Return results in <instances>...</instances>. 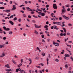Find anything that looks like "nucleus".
Listing matches in <instances>:
<instances>
[{
    "label": "nucleus",
    "mask_w": 73,
    "mask_h": 73,
    "mask_svg": "<svg viewBox=\"0 0 73 73\" xmlns=\"http://www.w3.org/2000/svg\"><path fill=\"white\" fill-rule=\"evenodd\" d=\"M56 24H57V25H61V23H60V22H56Z\"/></svg>",
    "instance_id": "aec40b11"
},
{
    "label": "nucleus",
    "mask_w": 73,
    "mask_h": 73,
    "mask_svg": "<svg viewBox=\"0 0 73 73\" xmlns=\"http://www.w3.org/2000/svg\"><path fill=\"white\" fill-rule=\"evenodd\" d=\"M49 7V5H46V8H48V7Z\"/></svg>",
    "instance_id": "a18cd8bd"
},
{
    "label": "nucleus",
    "mask_w": 73,
    "mask_h": 73,
    "mask_svg": "<svg viewBox=\"0 0 73 73\" xmlns=\"http://www.w3.org/2000/svg\"><path fill=\"white\" fill-rule=\"evenodd\" d=\"M5 8L4 7H0V9H5Z\"/></svg>",
    "instance_id": "5701e85b"
},
{
    "label": "nucleus",
    "mask_w": 73,
    "mask_h": 73,
    "mask_svg": "<svg viewBox=\"0 0 73 73\" xmlns=\"http://www.w3.org/2000/svg\"><path fill=\"white\" fill-rule=\"evenodd\" d=\"M10 30V29H9V28H7L6 29L5 31H9Z\"/></svg>",
    "instance_id": "72a5a7b5"
},
{
    "label": "nucleus",
    "mask_w": 73,
    "mask_h": 73,
    "mask_svg": "<svg viewBox=\"0 0 73 73\" xmlns=\"http://www.w3.org/2000/svg\"><path fill=\"white\" fill-rule=\"evenodd\" d=\"M16 9V7L15 5H13V8H12V10L14 11V10H15Z\"/></svg>",
    "instance_id": "7ed1b4c3"
},
{
    "label": "nucleus",
    "mask_w": 73,
    "mask_h": 73,
    "mask_svg": "<svg viewBox=\"0 0 73 73\" xmlns=\"http://www.w3.org/2000/svg\"><path fill=\"white\" fill-rule=\"evenodd\" d=\"M21 63H22L23 62V59H21Z\"/></svg>",
    "instance_id": "6e6d98bb"
},
{
    "label": "nucleus",
    "mask_w": 73,
    "mask_h": 73,
    "mask_svg": "<svg viewBox=\"0 0 73 73\" xmlns=\"http://www.w3.org/2000/svg\"><path fill=\"white\" fill-rule=\"evenodd\" d=\"M3 29H4V30H6V27H5V26H4L3 27Z\"/></svg>",
    "instance_id": "c03bdc74"
},
{
    "label": "nucleus",
    "mask_w": 73,
    "mask_h": 73,
    "mask_svg": "<svg viewBox=\"0 0 73 73\" xmlns=\"http://www.w3.org/2000/svg\"><path fill=\"white\" fill-rule=\"evenodd\" d=\"M65 67L66 69H68V65L66 64L65 65Z\"/></svg>",
    "instance_id": "412c9836"
},
{
    "label": "nucleus",
    "mask_w": 73,
    "mask_h": 73,
    "mask_svg": "<svg viewBox=\"0 0 73 73\" xmlns=\"http://www.w3.org/2000/svg\"><path fill=\"white\" fill-rule=\"evenodd\" d=\"M5 46V44H3L2 45L0 44V48H4Z\"/></svg>",
    "instance_id": "1a4fd4ad"
},
{
    "label": "nucleus",
    "mask_w": 73,
    "mask_h": 73,
    "mask_svg": "<svg viewBox=\"0 0 73 73\" xmlns=\"http://www.w3.org/2000/svg\"><path fill=\"white\" fill-rule=\"evenodd\" d=\"M70 59L72 60V61H73V57L72 56H71L70 57Z\"/></svg>",
    "instance_id": "ea45409f"
},
{
    "label": "nucleus",
    "mask_w": 73,
    "mask_h": 73,
    "mask_svg": "<svg viewBox=\"0 0 73 73\" xmlns=\"http://www.w3.org/2000/svg\"><path fill=\"white\" fill-rule=\"evenodd\" d=\"M32 22H33L34 23H36V20H32Z\"/></svg>",
    "instance_id": "b1692460"
},
{
    "label": "nucleus",
    "mask_w": 73,
    "mask_h": 73,
    "mask_svg": "<svg viewBox=\"0 0 73 73\" xmlns=\"http://www.w3.org/2000/svg\"><path fill=\"white\" fill-rule=\"evenodd\" d=\"M34 33L37 35L38 34V32H37V31L36 30H35Z\"/></svg>",
    "instance_id": "f8f14e48"
},
{
    "label": "nucleus",
    "mask_w": 73,
    "mask_h": 73,
    "mask_svg": "<svg viewBox=\"0 0 73 73\" xmlns=\"http://www.w3.org/2000/svg\"><path fill=\"white\" fill-rule=\"evenodd\" d=\"M62 18L61 17H60L59 18V19L60 20H62Z\"/></svg>",
    "instance_id": "de8ad7c7"
},
{
    "label": "nucleus",
    "mask_w": 73,
    "mask_h": 73,
    "mask_svg": "<svg viewBox=\"0 0 73 73\" xmlns=\"http://www.w3.org/2000/svg\"><path fill=\"white\" fill-rule=\"evenodd\" d=\"M31 14H32L33 15V14H34V13H35V12L33 11H32L31 12Z\"/></svg>",
    "instance_id": "f704fd0d"
},
{
    "label": "nucleus",
    "mask_w": 73,
    "mask_h": 73,
    "mask_svg": "<svg viewBox=\"0 0 73 73\" xmlns=\"http://www.w3.org/2000/svg\"><path fill=\"white\" fill-rule=\"evenodd\" d=\"M0 4H2V5L4 4V3H3V2H0Z\"/></svg>",
    "instance_id": "0e129e2a"
},
{
    "label": "nucleus",
    "mask_w": 73,
    "mask_h": 73,
    "mask_svg": "<svg viewBox=\"0 0 73 73\" xmlns=\"http://www.w3.org/2000/svg\"><path fill=\"white\" fill-rule=\"evenodd\" d=\"M38 13L40 15H42V13L41 12H38Z\"/></svg>",
    "instance_id": "4d7b16f0"
},
{
    "label": "nucleus",
    "mask_w": 73,
    "mask_h": 73,
    "mask_svg": "<svg viewBox=\"0 0 73 73\" xmlns=\"http://www.w3.org/2000/svg\"><path fill=\"white\" fill-rule=\"evenodd\" d=\"M51 20H53V21H55V20H56L55 19L53 18V19H51Z\"/></svg>",
    "instance_id": "680f3d73"
},
{
    "label": "nucleus",
    "mask_w": 73,
    "mask_h": 73,
    "mask_svg": "<svg viewBox=\"0 0 73 73\" xmlns=\"http://www.w3.org/2000/svg\"><path fill=\"white\" fill-rule=\"evenodd\" d=\"M70 19V18H69V17H66V20H68Z\"/></svg>",
    "instance_id": "c756f323"
},
{
    "label": "nucleus",
    "mask_w": 73,
    "mask_h": 73,
    "mask_svg": "<svg viewBox=\"0 0 73 73\" xmlns=\"http://www.w3.org/2000/svg\"><path fill=\"white\" fill-rule=\"evenodd\" d=\"M41 9L43 11H45V10L46 9L44 8L43 9V8H41Z\"/></svg>",
    "instance_id": "4c0bfd02"
},
{
    "label": "nucleus",
    "mask_w": 73,
    "mask_h": 73,
    "mask_svg": "<svg viewBox=\"0 0 73 73\" xmlns=\"http://www.w3.org/2000/svg\"><path fill=\"white\" fill-rule=\"evenodd\" d=\"M25 4H28V2L27 1H25Z\"/></svg>",
    "instance_id": "338daca9"
},
{
    "label": "nucleus",
    "mask_w": 73,
    "mask_h": 73,
    "mask_svg": "<svg viewBox=\"0 0 73 73\" xmlns=\"http://www.w3.org/2000/svg\"><path fill=\"white\" fill-rule=\"evenodd\" d=\"M43 33H43L42 32H41L40 33V35H43Z\"/></svg>",
    "instance_id": "5fc2aeb1"
},
{
    "label": "nucleus",
    "mask_w": 73,
    "mask_h": 73,
    "mask_svg": "<svg viewBox=\"0 0 73 73\" xmlns=\"http://www.w3.org/2000/svg\"><path fill=\"white\" fill-rule=\"evenodd\" d=\"M28 17L29 19H31V16L30 15H28Z\"/></svg>",
    "instance_id": "8fccbe9b"
},
{
    "label": "nucleus",
    "mask_w": 73,
    "mask_h": 73,
    "mask_svg": "<svg viewBox=\"0 0 73 73\" xmlns=\"http://www.w3.org/2000/svg\"><path fill=\"white\" fill-rule=\"evenodd\" d=\"M41 36L42 38H44V35H42Z\"/></svg>",
    "instance_id": "49530a36"
},
{
    "label": "nucleus",
    "mask_w": 73,
    "mask_h": 73,
    "mask_svg": "<svg viewBox=\"0 0 73 73\" xmlns=\"http://www.w3.org/2000/svg\"><path fill=\"white\" fill-rule=\"evenodd\" d=\"M12 61L14 63V64H16V62H15V61L14 60H12Z\"/></svg>",
    "instance_id": "393cba45"
},
{
    "label": "nucleus",
    "mask_w": 73,
    "mask_h": 73,
    "mask_svg": "<svg viewBox=\"0 0 73 73\" xmlns=\"http://www.w3.org/2000/svg\"><path fill=\"white\" fill-rule=\"evenodd\" d=\"M67 35H70V33H67Z\"/></svg>",
    "instance_id": "774afa93"
},
{
    "label": "nucleus",
    "mask_w": 73,
    "mask_h": 73,
    "mask_svg": "<svg viewBox=\"0 0 73 73\" xmlns=\"http://www.w3.org/2000/svg\"><path fill=\"white\" fill-rule=\"evenodd\" d=\"M10 11H11V10H9V9L6 10H5V12H7V13H9V12H10Z\"/></svg>",
    "instance_id": "4468645a"
},
{
    "label": "nucleus",
    "mask_w": 73,
    "mask_h": 73,
    "mask_svg": "<svg viewBox=\"0 0 73 73\" xmlns=\"http://www.w3.org/2000/svg\"><path fill=\"white\" fill-rule=\"evenodd\" d=\"M54 29H56V30H58V29H59L57 28V27L55 25L54 26Z\"/></svg>",
    "instance_id": "0eeeda50"
},
{
    "label": "nucleus",
    "mask_w": 73,
    "mask_h": 73,
    "mask_svg": "<svg viewBox=\"0 0 73 73\" xmlns=\"http://www.w3.org/2000/svg\"><path fill=\"white\" fill-rule=\"evenodd\" d=\"M67 46H70V48H72V46H71V45H67Z\"/></svg>",
    "instance_id": "bf43d9fd"
},
{
    "label": "nucleus",
    "mask_w": 73,
    "mask_h": 73,
    "mask_svg": "<svg viewBox=\"0 0 73 73\" xmlns=\"http://www.w3.org/2000/svg\"><path fill=\"white\" fill-rule=\"evenodd\" d=\"M25 6V5H21V6H19V7H24Z\"/></svg>",
    "instance_id": "e433bc0d"
},
{
    "label": "nucleus",
    "mask_w": 73,
    "mask_h": 73,
    "mask_svg": "<svg viewBox=\"0 0 73 73\" xmlns=\"http://www.w3.org/2000/svg\"><path fill=\"white\" fill-rule=\"evenodd\" d=\"M66 35V33H61L60 34V36H65Z\"/></svg>",
    "instance_id": "39448f33"
},
{
    "label": "nucleus",
    "mask_w": 73,
    "mask_h": 73,
    "mask_svg": "<svg viewBox=\"0 0 73 73\" xmlns=\"http://www.w3.org/2000/svg\"><path fill=\"white\" fill-rule=\"evenodd\" d=\"M17 20V17H15L13 19L14 21H16V20Z\"/></svg>",
    "instance_id": "4be33fe9"
},
{
    "label": "nucleus",
    "mask_w": 73,
    "mask_h": 73,
    "mask_svg": "<svg viewBox=\"0 0 73 73\" xmlns=\"http://www.w3.org/2000/svg\"><path fill=\"white\" fill-rule=\"evenodd\" d=\"M18 21L19 22H21V18H20L18 19Z\"/></svg>",
    "instance_id": "a19ab883"
},
{
    "label": "nucleus",
    "mask_w": 73,
    "mask_h": 73,
    "mask_svg": "<svg viewBox=\"0 0 73 73\" xmlns=\"http://www.w3.org/2000/svg\"><path fill=\"white\" fill-rule=\"evenodd\" d=\"M25 73V71L22 70H21V71H20V73Z\"/></svg>",
    "instance_id": "6ab92c4d"
},
{
    "label": "nucleus",
    "mask_w": 73,
    "mask_h": 73,
    "mask_svg": "<svg viewBox=\"0 0 73 73\" xmlns=\"http://www.w3.org/2000/svg\"><path fill=\"white\" fill-rule=\"evenodd\" d=\"M63 17L64 19H66V17L65 15H63Z\"/></svg>",
    "instance_id": "e2e57ef3"
},
{
    "label": "nucleus",
    "mask_w": 73,
    "mask_h": 73,
    "mask_svg": "<svg viewBox=\"0 0 73 73\" xmlns=\"http://www.w3.org/2000/svg\"><path fill=\"white\" fill-rule=\"evenodd\" d=\"M5 56V53H3L1 55L0 57H4V56Z\"/></svg>",
    "instance_id": "9d476101"
},
{
    "label": "nucleus",
    "mask_w": 73,
    "mask_h": 73,
    "mask_svg": "<svg viewBox=\"0 0 73 73\" xmlns=\"http://www.w3.org/2000/svg\"><path fill=\"white\" fill-rule=\"evenodd\" d=\"M36 10H37V11H39V12H42V11L40 10V9L38 8Z\"/></svg>",
    "instance_id": "dca6fc26"
},
{
    "label": "nucleus",
    "mask_w": 73,
    "mask_h": 73,
    "mask_svg": "<svg viewBox=\"0 0 73 73\" xmlns=\"http://www.w3.org/2000/svg\"><path fill=\"white\" fill-rule=\"evenodd\" d=\"M62 13H65V12H66V10H65V9H62Z\"/></svg>",
    "instance_id": "ddd939ff"
},
{
    "label": "nucleus",
    "mask_w": 73,
    "mask_h": 73,
    "mask_svg": "<svg viewBox=\"0 0 73 73\" xmlns=\"http://www.w3.org/2000/svg\"><path fill=\"white\" fill-rule=\"evenodd\" d=\"M48 57L49 58H50V54H48Z\"/></svg>",
    "instance_id": "69168bd1"
},
{
    "label": "nucleus",
    "mask_w": 73,
    "mask_h": 73,
    "mask_svg": "<svg viewBox=\"0 0 73 73\" xmlns=\"http://www.w3.org/2000/svg\"><path fill=\"white\" fill-rule=\"evenodd\" d=\"M9 18L10 19H11V18H13V15H11V16Z\"/></svg>",
    "instance_id": "c9c22d12"
},
{
    "label": "nucleus",
    "mask_w": 73,
    "mask_h": 73,
    "mask_svg": "<svg viewBox=\"0 0 73 73\" xmlns=\"http://www.w3.org/2000/svg\"><path fill=\"white\" fill-rule=\"evenodd\" d=\"M29 61H30V62H32V59L31 58H29Z\"/></svg>",
    "instance_id": "37998d69"
},
{
    "label": "nucleus",
    "mask_w": 73,
    "mask_h": 73,
    "mask_svg": "<svg viewBox=\"0 0 73 73\" xmlns=\"http://www.w3.org/2000/svg\"><path fill=\"white\" fill-rule=\"evenodd\" d=\"M9 23L10 24H11L12 25H14V23H13V22H12V21H9Z\"/></svg>",
    "instance_id": "423d86ee"
},
{
    "label": "nucleus",
    "mask_w": 73,
    "mask_h": 73,
    "mask_svg": "<svg viewBox=\"0 0 73 73\" xmlns=\"http://www.w3.org/2000/svg\"><path fill=\"white\" fill-rule=\"evenodd\" d=\"M53 44L54 45H55L56 46H59V44L58 43H56L54 42V41L53 42Z\"/></svg>",
    "instance_id": "f03ea898"
},
{
    "label": "nucleus",
    "mask_w": 73,
    "mask_h": 73,
    "mask_svg": "<svg viewBox=\"0 0 73 73\" xmlns=\"http://www.w3.org/2000/svg\"><path fill=\"white\" fill-rule=\"evenodd\" d=\"M41 54L42 56H45V53L44 52H42L41 53Z\"/></svg>",
    "instance_id": "2eb2a0df"
},
{
    "label": "nucleus",
    "mask_w": 73,
    "mask_h": 73,
    "mask_svg": "<svg viewBox=\"0 0 73 73\" xmlns=\"http://www.w3.org/2000/svg\"><path fill=\"white\" fill-rule=\"evenodd\" d=\"M40 65L42 66H44V64H43V63H40Z\"/></svg>",
    "instance_id": "3c124183"
},
{
    "label": "nucleus",
    "mask_w": 73,
    "mask_h": 73,
    "mask_svg": "<svg viewBox=\"0 0 73 73\" xmlns=\"http://www.w3.org/2000/svg\"><path fill=\"white\" fill-rule=\"evenodd\" d=\"M23 17H27V15H26L25 14H23Z\"/></svg>",
    "instance_id": "a878e982"
},
{
    "label": "nucleus",
    "mask_w": 73,
    "mask_h": 73,
    "mask_svg": "<svg viewBox=\"0 0 73 73\" xmlns=\"http://www.w3.org/2000/svg\"><path fill=\"white\" fill-rule=\"evenodd\" d=\"M9 34L10 35H12V31H9Z\"/></svg>",
    "instance_id": "7c9ffc66"
},
{
    "label": "nucleus",
    "mask_w": 73,
    "mask_h": 73,
    "mask_svg": "<svg viewBox=\"0 0 73 73\" xmlns=\"http://www.w3.org/2000/svg\"><path fill=\"white\" fill-rule=\"evenodd\" d=\"M7 68H10V66H9V65L8 64H7Z\"/></svg>",
    "instance_id": "2f4dec72"
},
{
    "label": "nucleus",
    "mask_w": 73,
    "mask_h": 73,
    "mask_svg": "<svg viewBox=\"0 0 73 73\" xmlns=\"http://www.w3.org/2000/svg\"><path fill=\"white\" fill-rule=\"evenodd\" d=\"M64 56L66 57H70V55L68 54H65Z\"/></svg>",
    "instance_id": "f3484780"
},
{
    "label": "nucleus",
    "mask_w": 73,
    "mask_h": 73,
    "mask_svg": "<svg viewBox=\"0 0 73 73\" xmlns=\"http://www.w3.org/2000/svg\"><path fill=\"white\" fill-rule=\"evenodd\" d=\"M5 71H6L7 72H11V69H6L5 70Z\"/></svg>",
    "instance_id": "6e6552de"
},
{
    "label": "nucleus",
    "mask_w": 73,
    "mask_h": 73,
    "mask_svg": "<svg viewBox=\"0 0 73 73\" xmlns=\"http://www.w3.org/2000/svg\"><path fill=\"white\" fill-rule=\"evenodd\" d=\"M53 8L55 9H57V5L56 4H53Z\"/></svg>",
    "instance_id": "f257e3e1"
},
{
    "label": "nucleus",
    "mask_w": 73,
    "mask_h": 73,
    "mask_svg": "<svg viewBox=\"0 0 73 73\" xmlns=\"http://www.w3.org/2000/svg\"><path fill=\"white\" fill-rule=\"evenodd\" d=\"M39 58L38 57H36L35 58V60H38Z\"/></svg>",
    "instance_id": "58836bf2"
},
{
    "label": "nucleus",
    "mask_w": 73,
    "mask_h": 73,
    "mask_svg": "<svg viewBox=\"0 0 73 73\" xmlns=\"http://www.w3.org/2000/svg\"><path fill=\"white\" fill-rule=\"evenodd\" d=\"M35 28H37L38 27V26L37 25H36V24H35Z\"/></svg>",
    "instance_id": "cd10ccee"
},
{
    "label": "nucleus",
    "mask_w": 73,
    "mask_h": 73,
    "mask_svg": "<svg viewBox=\"0 0 73 73\" xmlns=\"http://www.w3.org/2000/svg\"><path fill=\"white\" fill-rule=\"evenodd\" d=\"M62 29H63V30H64V32L65 33H66V29L64 27L62 28Z\"/></svg>",
    "instance_id": "a211bd4d"
},
{
    "label": "nucleus",
    "mask_w": 73,
    "mask_h": 73,
    "mask_svg": "<svg viewBox=\"0 0 73 73\" xmlns=\"http://www.w3.org/2000/svg\"><path fill=\"white\" fill-rule=\"evenodd\" d=\"M55 61H56V62H58V60L57 59H55Z\"/></svg>",
    "instance_id": "13d9d810"
},
{
    "label": "nucleus",
    "mask_w": 73,
    "mask_h": 73,
    "mask_svg": "<svg viewBox=\"0 0 73 73\" xmlns=\"http://www.w3.org/2000/svg\"><path fill=\"white\" fill-rule=\"evenodd\" d=\"M53 28H54V26H52L51 27V29H53Z\"/></svg>",
    "instance_id": "864d4df0"
},
{
    "label": "nucleus",
    "mask_w": 73,
    "mask_h": 73,
    "mask_svg": "<svg viewBox=\"0 0 73 73\" xmlns=\"http://www.w3.org/2000/svg\"><path fill=\"white\" fill-rule=\"evenodd\" d=\"M70 8H68L67 9V11H70Z\"/></svg>",
    "instance_id": "603ef678"
},
{
    "label": "nucleus",
    "mask_w": 73,
    "mask_h": 73,
    "mask_svg": "<svg viewBox=\"0 0 73 73\" xmlns=\"http://www.w3.org/2000/svg\"><path fill=\"white\" fill-rule=\"evenodd\" d=\"M46 60L47 61V64L48 65V64H49V62H48V61H49V58H47Z\"/></svg>",
    "instance_id": "9b49d317"
},
{
    "label": "nucleus",
    "mask_w": 73,
    "mask_h": 73,
    "mask_svg": "<svg viewBox=\"0 0 73 73\" xmlns=\"http://www.w3.org/2000/svg\"><path fill=\"white\" fill-rule=\"evenodd\" d=\"M36 67L37 68H39V69L40 68H41V67H40V66H36Z\"/></svg>",
    "instance_id": "473e14b6"
},
{
    "label": "nucleus",
    "mask_w": 73,
    "mask_h": 73,
    "mask_svg": "<svg viewBox=\"0 0 73 73\" xmlns=\"http://www.w3.org/2000/svg\"><path fill=\"white\" fill-rule=\"evenodd\" d=\"M42 42H45V41L44 40V39H42Z\"/></svg>",
    "instance_id": "052dcab7"
},
{
    "label": "nucleus",
    "mask_w": 73,
    "mask_h": 73,
    "mask_svg": "<svg viewBox=\"0 0 73 73\" xmlns=\"http://www.w3.org/2000/svg\"><path fill=\"white\" fill-rule=\"evenodd\" d=\"M26 9L28 10V11H33L32 9H31L29 7H26Z\"/></svg>",
    "instance_id": "20e7f679"
},
{
    "label": "nucleus",
    "mask_w": 73,
    "mask_h": 73,
    "mask_svg": "<svg viewBox=\"0 0 73 73\" xmlns=\"http://www.w3.org/2000/svg\"><path fill=\"white\" fill-rule=\"evenodd\" d=\"M45 33H46V34H48L49 33V32H47L46 31H45Z\"/></svg>",
    "instance_id": "09e8293b"
},
{
    "label": "nucleus",
    "mask_w": 73,
    "mask_h": 73,
    "mask_svg": "<svg viewBox=\"0 0 73 73\" xmlns=\"http://www.w3.org/2000/svg\"><path fill=\"white\" fill-rule=\"evenodd\" d=\"M68 26H72V25L70 23H69L68 24Z\"/></svg>",
    "instance_id": "79ce46f5"
},
{
    "label": "nucleus",
    "mask_w": 73,
    "mask_h": 73,
    "mask_svg": "<svg viewBox=\"0 0 73 73\" xmlns=\"http://www.w3.org/2000/svg\"><path fill=\"white\" fill-rule=\"evenodd\" d=\"M48 26L47 25H46L44 26V28H48Z\"/></svg>",
    "instance_id": "c85d7f7f"
},
{
    "label": "nucleus",
    "mask_w": 73,
    "mask_h": 73,
    "mask_svg": "<svg viewBox=\"0 0 73 73\" xmlns=\"http://www.w3.org/2000/svg\"><path fill=\"white\" fill-rule=\"evenodd\" d=\"M42 16H45V13H43L41 14Z\"/></svg>",
    "instance_id": "bb28decb"
}]
</instances>
